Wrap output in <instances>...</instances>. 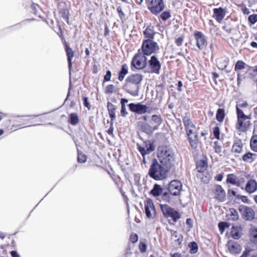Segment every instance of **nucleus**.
Wrapping results in <instances>:
<instances>
[{"instance_id": "obj_1", "label": "nucleus", "mask_w": 257, "mask_h": 257, "mask_svg": "<svg viewBox=\"0 0 257 257\" xmlns=\"http://www.w3.org/2000/svg\"><path fill=\"white\" fill-rule=\"evenodd\" d=\"M182 119L189 144L192 148L196 149L198 147V143L196 127L191 120L189 114L188 113L185 114Z\"/></svg>"}, {"instance_id": "obj_2", "label": "nucleus", "mask_w": 257, "mask_h": 257, "mask_svg": "<svg viewBox=\"0 0 257 257\" xmlns=\"http://www.w3.org/2000/svg\"><path fill=\"white\" fill-rule=\"evenodd\" d=\"M157 156L162 165L170 169L174 164L175 155L173 150L166 146L159 147Z\"/></svg>"}, {"instance_id": "obj_3", "label": "nucleus", "mask_w": 257, "mask_h": 257, "mask_svg": "<svg viewBox=\"0 0 257 257\" xmlns=\"http://www.w3.org/2000/svg\"><path fill=\"white\" fill-rule=\"evenodd\" d=\"M169 169L162 164H159L156 160H154L149 169V175L155 180H161L166 177Z\"/></svg>"}, {"instance_id": "obj_4", "label": "nucleus", "mask_w": 257, "mask_h": 257, "mask_svg": "<svg viewBox=\"0 0 257 257\" xmlns=\"http://www.w3.org/2000/svg\"><path fill=\"white\" fill-rule=\"evenodd\" d=\"M143 79V76L139 74H134L130 75L126 79L127 83L126 85V91L128 93L136 95L138 92V84Z\"/></svg>"}, {"instance_id": "obj_5", "label": "nucleus", "mask_w": 257, "mask_h": 257, "mask_svg": "<svg viewBox=\"0 0 257 257\" xmlns=\"http://www.w3.org/2000/svg\"><path fill=\"white\" fill-rule=\"evenodd\" d=\"M160 206L164 216L167 218H171L169 219L170 224H174L180 218L178 212L174 208L166 204H160Z\"/></svg>"}, {"instance_id": "obj_6", "label": "nucleus", "mask_w": 257, "mask_h": 257, "mask_svg": "<svg viewBox=\"0 0 257 257\" xmlns=\"http://www.w3.org/2000/svg\"><path fill=\"white\" fill-rule=\"evenodd\" d=\"M159 49V48L157 43L150 39L145 40L143 42L142 50L143 52L142 54H144V56L151 55Z\"/></svg>"}, {"instance_id": "obj_7", "label": "nucleus", "mask_w": 257, "mask_h": 257, "mask_svg": "<svg viewBox=\"0 0 257 257\" xmlns=\"http://www.w3.org/2000/svg\"><path fill=\"white\" fill-rule=\"evenodd\" d=\"M147 65V58L142 53H138L133 57L132 62V67L137 69H142Z\"/></svg>"}, {"instance_id": "obj_8", "label": "nucleus", "mask_w": 257, "mask_h": 257, "mask_svg": "<svg viewBox=\"0 0 257 257\" xmlns=\"http://www.w3.org/2000/svg\"><path fill=\"white\" fill-rule=\"evenodd\" d=\"M148 8L154 14L159 13L164 9L163 0H159L157 3V0H146Z\"/></svg>"}, {"instance_id": "obj_9", "label": "nucleus", "mask_w": 257, "mask_h": 257, "mask_svg": "<svg viewBox=\"0 0 257 257\" xmlns=\"http://www.w3.org/2000/svg\"><path fill=\"white\" fill-rule=\"evenodd\" d=\"M239 210L243 218L245 220H251L254 217V211L250 207L246 206L245 205H240L239 207Z\"/></svg>"}, {"instance_id": "obj_10", "label": "nucleus", "mask_w": 257, "mask_h": 257, "mask_svg": "<svg viewBox=\"0 0 257 257\" xmlns=\"http://www.w3.org/2000/svg\"><path fill=\"white\" fill-rule=\"evenodd\" d=\"M138 149L141 155L145 156L146 154L153 152L155 150V147L153 143H151L150 141H146L144 142L142 146L138 144Z\"/></svg>"}, {"instance_id": "obj_11", "label": "nucleus", "mask_w": 257, "mask_h": 257, "mask_svg": "<svg viewBox=\"0 0 257 257\" xmlns=\"http://www.w3.org/2000/svg\"><path fill=\"white\" fill-rule=\"evenodd\" d=\"M182 183L181 182L178 180L172 181L168 187L169 192L174 196H177L180 194V192L182 190Z\"/></svg>"}, {"instance_id": "obj_12", "label": "nucleus", "mask_w": 257, "mask_h": 257, "mask_svg": "<svg viewBox=\"0 0 257 257\" xmlns=\"http://www.w3.org/2000/svg\"><path fill=\"white\" fill-rule=\"evenodd\" d=\"M128 107L130 111L139 114H144L148 110V107L141 103H131L128 104Z\"/></svg>"}, {"instance_id": "obj_13", "label": "nucleus", "mask_w": 257, "mask_h": 257, "mask_svg": "<svg viewBox=\"0 0 257 257\" xmlns=\"http://www.w3.org/2000/svg\"><path fill=\"white\" fill-rule=\"evenodd\" d=\"M194 36L196 41V46L200 50H203L207 45L205 36L199 31H195Z\"/></svg>"}, {"instance_id": "obj_14", "label": "nucleus", "mask_w": 257, "mask_h": 257, "mask_svg": "<svg viewBox=\"0 0 257 257\" xmlns=\"http://www.w3.org/2000/svg\"><path fill=\"white\" fill-rule=\"evenodd\" d=\"M149 65L151 72L159 74L161 67L160 61L155 56H152L149 61Z\"/></svg>"}, {"instance_id": "obj_15", "label": "nucleus", "mask_w": 257, "mask_h": 257, "mask_svg": "<svg viewBox=\"0 0 257 257\" xmlns=\"http://www.w3.org/2000/svg\"><path fill=\"white\" fill-rule=\"evenodd\" d=\"M145 210L147 217L151 218L156 213V209L152 199L148 198L145 202Z\"/></svg>"}, {"instance_id": "obj_16", "label": "nucleus", "mask_w": 257, "mask_h": 257, "mask_svg": "<svg viewBox=\"0 0 257 257\" xmlns=\"http://www.w3.org/2000/svg\"><path fill=\"white\" fill-rule=\"evenodd\" d=\"M226 11L225 9L220 7L213 9V17L218 23H221L225 16Z\"/></svg>"}, {"instance_id": "obj_17", "label": "nucleus", "mask_w": 257, "mask_h": 257, "mask_svg": "<svg viewBox=\"0 0 257 257\" xmlns=\"http://www.w3.org/2000/svg\"><path fill=\"white\" fill-rule=\"evenodd\" d=\"M244 190L249 194L254 193L257 190V182L254 179H249L246 184Z\"/></svg>"}, {"instance_id": "obj_18", "label": "nucleus", "mask_w": 257, "mask_h": 257, "mask_svg": "<svg viewBox=\"0 0 257 257\" xmlns=\"http://www.w3.org/2000/svg\"><path fill=\"white\" fill-rule=\"evenodd\" d=\"M214 194L215 198L220 201H223L225 198V192L220 185L215 186Z\"/></svg>"}, {"instance_id": "obj_19", "label": "nucleus", "mask_w": 257, "mask_h": 257, "mask_svg": "<svg viewBox=\"0 0 257 257\" xmlns=\"http://www.w3.org/2000/svg\"><path fill=\"white\" fill-rule=\"evenodd\" d=\"M226 245L229 251L232 253L237 254L239 253L240 251V245L237 242L234 241H228Z\"/></svg>"}, {"instance_id": "obj_20", "label": "nucleus", "mask_w": 257, "mask_h": 257, "mask_svg": "<svg viewBox=\"0 0 257 257\" xmlns=\"http://www.w3.org/2000/svg\"><path fill=\"white\" fill-rule=\"evenodd\" d=\"M170 232L175 243L178 245H180L183 240V235L174 230H171Z\"/></svg>"}, {"instance_id": "obj_21", "label": "nucleus", "mask_w": 257, "mask_h": 257, "mask_svg": "<svg viewBox=\"0 0 257 257\" xmlns=\"http://www.w3.org/2000/svg\"><path fill=\"white\" fill-rule=\"evenodd\" d=\"M248 119V118H237V121L236 124V129L242 132L245 131L247 127V122L245 121Z\"/></svg>"}, {"instance_id": "obj_22", "label": "nucleus", "mask_w": 257, "mask_h": 257, "mask_svg": "<svg viewBox=\"0 0 257 257\" xmlns=\"http://www.w3.org/2000/svg\"><path fill=\"white\" fill-rule=\"evenodd\" d=\"M107 108L111 120L113 121L115 119V110L116 106L112 103L108 102L107 104Z\"/></svg>"}, {"instance_id": "obj_23", "label": "nucleus", "mask_w": 257, "mask_h": 257, "mask_svg": "<svg viewBox=\"0 0 257 257\" xmlns=\"http://www.w3.org/2000/svg\"><path fill=\"white\" fill-rule=\"evenodd\" d=\"M256 158L257 155L250 152H248L242 156L243 161L249 163L253 162Z\"/></svg>"}, {"instance_id": "obj_24", "label": "nucleus", "mask_w": 257, "mask_h": 257, "mask_svg": "<svg viewBox=\"0 0 257 257\" xmlns=\"http://www.w3.org/2000/svg\"><path fill=\"white\" fill-rule=\"evenodd\" d=\"M207 166L208 164L206 160H201L197 162L196 167L199 172L203 173L206 170Z\"/></svg>"}, {"instance_id": "obj_25", "label": "nucleus", "mask_w": 257, "mask_h": 257, "mask_svg": "<svg viewBox=\"0 0 257 257\" xmlns=\"http://www.w3.org/2000/svg\"><path fill=\"white\" fill-rule=\"evenodd\" d=\"M66 52L67 56L68 67L69 70L72 68V60L74 56V52L68 46L66 45Z\"/></svg>"}, {"instance_id": "obj_26", "label": "nucleus", "mask_w": 257, "mask_h": 257, "mask_svg": "<svg viewBox=\"0 0 257 257\" xmlns=\"http://www.w3.org/2000/svg\"><path fill=\"white\" fill-rule=\"evenodd\" d=\"M249 239L251 243L257 245V227H254L250 229Z\"/></svg>"}, {"instance_id": "obj_27", "label": "nucleus", "mask_w": 257, "mask_h": 257, "mask_svg": "<svg viewBox=\"0 0 257 257\" xmlns=\"http://www.w3.org/2000/svg\"><path fill=\"white\" fill-rule=\"evenodd\" d=\"M227 217L228 220L236 221L238 220L239 215L237 211L235 209L230 208L227 214Z\"/></svg>"}, {"instance_id": "obj_28", "label": "nucleus", "mask_w": 257, "mask_h": 257, "mask_svg": "<svg viewBox=\"0 0 257 257\" xmlns=\"http://www.w3.org/2000/svg\"><path fill=\"white\" fill-rule=\"evenodd\" d=\"M163 193L162 188L158 184H155L153 188L151 191V194L154 197H159Z\"/></svg>"}, {"instance_id": "obj_29", "label": "nucleus", "mask_w": 257, "mask_h": 257, "mask_svg": "<svg viewBox=\"0 0 257 257\" xmlns=\"http://www.w3.org/2000/svg\"><path fill=\"white\" fill-rule=\"evenodd\" d=\"M128 73V67L126 64H123L121 66V68L118 74V80L122 81L125 76Z\"/></svg>"}, {"instance_id": "obj_30", "label": "nucleus", "mask_w": 257, "mask_h": 257, "mask_svg": "<svg viewBox=\"0 0 257 257\" xmlns=\"http://www.w3.org/2000/svg\"><path fill=\"white\" fill-rule=\"evenodd\" d=\"M162 121L160 115L154 114L152 116L151 122L156 123V125L153 126V130H157Z\"/></svg>"}, {"instance_id": "obj_31", "label": "nucleus", "mask_w": 257, "mask_h": 257, "mask_svg": "<svg viewBox=\"0 0 257 257\" xmlns=\"http://www.w3.org/2000/svg\"><path fill=\"white\" fill-rule=\"evenodd\" d=\"M231 234L234 239H237L240 237V229L237 226H233L231 227Z\"/></svg>"}, {"instance_id": "obj_32", "label": "nucleus", "mask_w": 257, "mask_h": 257, "mask_svg": "<svg viewBox=\"0 0 257 257\" xmlns=\"http://www.w3.org/2000/svg\"><path fill=\"white\" fill-rule=\"evenodd\" d=\"M69 122L73 125H75L79 122V118L77 113H71L69 114Z\"/></svg>"}, {"instance_id": "obj_33", "label": "nucleus", "mask_w": 257, "mask_h": 257, "mask_svg": "<svg viewBox=\"0 0 257 257\" xmlns=\"http://www.w3.org/2000/svg\"><path fill=\"white\" fill-rule=\"evenodd\" d=\"M242 149V144L241 141H238L234 143L232 147V151L236 153H240Z\"/></svg>"}, {"instance_id": "obj_34", "label": "nucleus", "mask_w": 257, "mask_h": 257, "mask_svg": "<svg viewBox=\"0 0 257 257\" xmlns=\"http://www.w3.org/2000/svg\"><path fill=\"white\" fill-rule=\"evenodd\" d=\"M226 181L232 185L239 187V181H237V178L233 174H229L227 176Z\"/></svg>"}, {"instance_id": "obj_35", "label": "nucleus", "mask_w": 257, "mask_h": 257, "mask_svg": "<svg viewBox=\"0 0 257 257\" xmlns=\"http://www.w3.org/2000/svg\"><path fill=\"white\" fill-rule=\"evenodd\" d=\"M225 117V112L224 109L219 108L217 110L216 118L219 122H222Z\"/></svg>"}, {"instance_id": "obj_36", "label": "nucleus", "mask_w": 257, "mask_h": 257, "mask_svg": "<svg viewBox=\"0 0 257 257\" xmlns=\"http://www.w3.org/2000/svg\"><path fill=\"white\" fill-rule=\"evenodd\" d=\"M155 33L154 31L153 28L151 27H148L144 31L145 36L150 39H153L154 37Z\"/></svg>"}, {"instance_id": "obj_37", "label": "nucleus", "mask_w": 257, "mask_h": 257, "mask_svg": "<svg viewBox=\"0 0 257 257\" xmlns=\"http://www.w3.org/2000/svg\"><path fill=\"white\" fill-rule=\"evenodd\" d=\"M172 195L170 192H164L161 195V198L165 202L171 203L173 201Z\"/></svg>"}, {"instance_id": "obj_38", "label": "nucleus", "mask_w": 257, "mask_h": 257, "mask_svg": "<svg viewBox=\"0 0 257 257\" xmlns=\"http://www.w3.org/2000/svg\"><path fill=\"white\" fill-rule=\"evenodd\" d=\"M250 145L251 150L257 152V135L252 137L250 142Z\"/></svg>"}, {"instance_id": "obj_39", "label": "nucleus", "mask_w": 257, "mask_h": 257, "mask_svg": "<svg viewBox=\"0 0 257 257\" xmlns=\"http://www.w3.org/2000/svg\"><path fill=\"white\" fill-rule=\"evenodd\" d=\"M245 63L242 61H238L235 65L234 69L236 71L242 70L245 68Z\"/></svg>"}, {"instance_id": "obj_40", "label": "nucleus", "mask_w": 257, "mask_h": 257, "mask_svg": "<svg viewBox=\"0 0 257 257\" xmlns=\"http://www.w3.org/2000/svg\"><path fill=\"white\" fill-rule=\"evenodd\" d=\"M189 247L190 248V252L192 253H196L198 250V245L196 242L193 241L189 244Z\"/></svg>"}, {"instance_id": "obj_41", "label": "nucleus", "mask_w": 257, "mask_h": 257, "mask_svg": "<svg viewBox=\"0 0 257 257\" xmlns=\"http://www.w3.org/2000/svg\"><path fill=\"white\" fill-rule=\"evenodd\" d=\"M87 157L84 154L78 152L77 160L79 163H84L86 162Z\"/></svg>"}, {"instance_id": "obj_42", "label": "nucleus", "mask_w": 257, "mask_h": 257, "mask_svg": "<svg viewBox=\"0 0 257 257\" xmlns=\"http://www.w3.org/2000/svg\"><path fill=\"white\" fill-rule=\"evenodd\" d=\"M142 130L148 134L152 133L153 130V127L151 126L148 124H145L142 126Z\"/></svg>"}, {"instance_id": "obj_43", "label": "nucleus", "mask_w": 257, "mask_h": 257, "mask_svg": "<svg viewBox=\"0 0 257 257\" xmlns=\"http://www.w3.org/2000/svg\"><path fill=\"white\" fill-rule=\"evenodd\" d=\"M237 118H248V116L244 114L241 109L239 108H236Z\"/></svg>"}, {"instance_id": "obj_44", "label": "nucleus", "mask_w": 257, "mask_h": 257, "mask_svg": "<svg viewBox=\"0 0 257 257\" xmlns=\"http://www.w3.org/2000/svg\"><path fill=\"white\" fill-rule=\"evenodd\" d=\"M213 148L216 153L219 154L222 152V148L218 141L214 142Z\"/></svg>"}, {"instance_id": "obj_45", "label": "nucleus", "mask_w": 257, "mask_h": 257, "mask_svg": "<svg viewBox=\"0 0 257 257\" xmlns=\"http://www.w3.org/2000/svg\"><path fill=\"white\" fill-rule=\"evenodd\" d=\"M228 227V224L225 222H221L218 224V228L221 233L223 232L226 227Z\"/></svg>"}, {"instance_id": "obj_46", "label": "nucleus", "mask_w": 257, "mask_h": 257, "mask_svg": "<svg viewBox=\"0 0 257 257\" xmlns=\"http://www.w3.org/2000/svg\"><path fill=\"white\" fill-rule=\"evenodd\" d=\"M171 17V14L169 12L165 11L161 15V18L163 21H166Z\"/></svg>"}, {"instance_id": "obj_47", "label": "nucleus", "mask_w": 257, "mask_h": 257, "mask_svg": "<svg viewBox=\"0 0 257 257\" xmlns=\"http://www.w3.org/2000/svg\"><path fill=\"white\" fill-rule=\"evenodd\" d=\"M248 21L252 24H255L257 22V15H251L248 18Z\"/></svg>"}, {"instance_id": "obj_48", "label": "nucleus", "mask_w": 257, "mask_h": 257, "mask_svg": "<svg viewBox=\"0 0 257 257\" xmlns=\"http://www.w3.org/2000/svg\"><path fill=\"white\" fill-rule=\"evenodd\" d=\"M236 198L238 199L241 200L243 203H248L249 201L247 196H243L241 195H237Z\"/></svg>"}, {"instance_id": "obj_49", "label": "nucleus", "mask_w": 257, "mask_h": 257, "mask_svg": "<svg viewBox=\"0 0 257 257\" xmlns=\"http://www.w3.org/2000/svg\"><path fill=\"white\" fill-rule=\"evenodd\" d=\"M213 134L214 137L218 140L219 139L220 130L218 126H215L213 129Z\"/></svg>"}, {"instance_id": "obj_50", "label": "nucleus", "mask_w": 257, "mask_h": 257, "mask_svg": "<svg viewBox=\"0 0 257 257\" xmlns=\"http://www.w3.org/2000/svg\"><path fill=\"white\" fill-rule=\"evenodd\" d=\"M120 114L122 117H125L128 114L126 110L125 105H121Z\"/></svg>"}, {"instance_id": "obj_51", "label": "nucleus", "mask_w": 257, "mask_h": 257, "mask_svg": "<svg viewBox=\"0 0 257 257\" xmlns=\"http://www.w3.org/2000/svg\"><path fill=\"white\" fill-rule=\"evenodd\" d=\"M114 90V86L112 84L107 85L105 87V93H112Z\"/></svg>"}, {"instance_id": "obj_52", "label": "nucleus", "mask_w": 257, "mask_h": 257, "mask_svg": "<svg viewBox=\"0 0 257 257\" xmlns=\"http://www.w3.org/2000/svg\"><path fill=\"white\" fill-rule=\"evenodd\" d=\"M111 77V72L110 70H107L106 74L104 76V81H109Z\"/></svg>"}, {"instance_id": "obj_53", "label": "nucleus", "mask_w": 257, "mask_h": 257, "mask_svg": "<svg viewBox=\"0 0 257 257\" xmlns=\"http://www.w3.org/2000/svg\"><path fill=\"white\" fill-rule=\"evenodd\" d=\"M139 247L141 252H145L146 250L147 245L145 242H141L139 245Z\"/></svg>"}, {"instance_id": "obj_54", "label": "nucleus", "mask_w": 257, "mask_h": 257, "mask_svg": "<svg viewBox=\"0 0 257 257\" xmlns=\"http://www.w3.org/2000/svg\"><path fill=\"white\" fill-rule=\"evenodd\" d=\"M130 239L131 242L133 243H135L138 240V236L136 234H133L131 235Z\"/></svg>"}, {"instance_id": "obj_55", "label": "nucleus", "mask_w": 257, "mask_h": 257, "mask_svg": "<svg viewBox=\"0 0 257 257\" xmlns=\"http://www.w3.org/2000/svg\"><path fill=\"white\" fill-rule=\"evenodd\" d=\"M83 100L84 105L89 109L90 108L91 105H90L89 103L88 102L87 97H83Z\"/></svg>"}, {"instance_id": "obj_56", "label": "nucleus", "mask_w": 257, "mask_h": 257, "mask_svg": "<svg viewBox=\"0 0 257 257\" xmlns=\"http://www.w3.org/2000/svg\"><path fill=\"white\" fill-rule=\"evenodd\" d=\"M117 12L119 14V16L120 19H122L124 17V14L123 13L122 9L120 7H118L117 8Z\"/></svg>"}, {"instance_id": "obj_57", "label": "nucleus", "mask_w": 257, "mask_h": 257, "mask_svg": "<svg viewBox=\"0 0 257 257\" xmlns=\"http://www.w3.org/2000/svg\"><path fill=\"white\" fill-rule=\"evenodd\" d=\"M248 105V103H247V102H244L242 103H239V104H237L236 106V108H242V107H245L246 106H247Z\"/></svg>"}, {"instance_id": "obj_58", "label": "nucleus", "mask_w": 257, "mask_h": 257, "mask_svg": "<svg viewBox=\"0 0 257 257\" xmlns=\"http://www.w3.org/2000/svg\"><path fill=\"white\" fill-rule=\"evenodd\" d=\"M183 41V39L182 37L178 38L176 40V44H177V46H180L182 44Z\"/></svg>"}, {"instance_id": "obj_59", "label": "nucleus", "mask_w": 257, "mask_h": 257, "mask_svg": "<svg viewBox=\"0 0 257 257\" xmlns=\"http://www.w3.org/2000/svg\"><path fill=\"white\" fill-rule=\"evenodd\" d=\"M113 122L112 121H111L110 126L107 130V133L109 135H113Z\"/></svg>"}, {"instance_id": "obj_60", "label": "nucleus", "mask_w": 257, "mask_h": 257, "mask_svg": "<svg viewBox=\"0 0 257 257\" xmlns=\"http://www.w3.org/2000/svg\"><path fill=\"white\" fill-rule=\"evenodd\" d=\"M12 257H21L19 253L16 250H12L10 252Z\"/></svg>"}, {"instance_id": "obj_61", "label": "nucleus", "mask_w": 257, "mask_h": 257, "mask_svg": "<svg viewBox=\"0 0 257 257\" xmlns=\"http://www.w3.org/2000/svg\"><path fill=\"white\" fill-rule=\"evenodd\" d=\"M109 30L108 28V27L105 25V29H104V36H106L109 35Z\"/></svg>"}, {"instance_id": "obj_62", "label": "nucleus", "mask_w": 257, "mask_h": 257, "mask_svg": "<svg viewBox=\"0 0 257 257\" xmlns=\"http://www.w3.org/2000/svg\"><path fill=\"white\" fill-rule=\"evenodd\" d=\"M128 101V99L126 98H121L120 100L121 105H125V103H127Z\"/></svg>"}, {"instance_id": "obj_63", "label": "nucleus", "mask_w": 257, "mask_h": 257, "mask_svg": "<svg viewBox=\"0 0 257 257\" xmlns=\"http://www.w3.org/2000/svg\"><path fill=\"white\" fill-rule=\"evenodd\" d=\"M182 85H183L182 82L181 81H179L178 82V90L179 91L181 90V87H182Z\"/></svg>"}, {"instance_id": "obj_64", "label": "nucleus", "mask_w": 257, "mask_h": 257, "mask_svg": "<svg viewBox=\"0 0 257 257\" xmlns=\"http://www.w3.org/2000/svg\"><path fill=\"white\" fill-rule=\"evenodd\" d=\"M250 45L253 48H257V43L255 42H252Z\"/></svg>"}]
</instances>
